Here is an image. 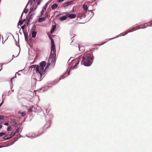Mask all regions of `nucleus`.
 <instances>
[{"mask_svg":"<svg viewBox=\"0 0 152 152\" xmlns=\"http://www.w3.org/2000/svg\"><path fill=\"white\" fill-rule=\"evenodd\" d=\"M46 65V62L45 61H42L40 63L39 65H33L29 67L31 71L33 73V75L36 77V75L39 74L41 79L45 73L44 67Z\"/></svg>","mask_w":152,"mask_h":152,"instance_id":"obj_1","label":"nucleus"},{"mask_svg":"<svg viewBox=\"0 0 152 152\" xmlns=\"http://www.w3.org/2000/svg\"><path fill=\"white\" fill-rule=\"evenodd\" d=\"M87 55L85 54L81 56L78 58L77 61L74 66L73 68L76 69V66L79 64V62L81 61L82 64L85 66H89L91 64V60L93 59L91 56L90 54H87Z\"/></svg>","mask_w":152,"mask_h":152,"instance_id":"obj_2","label":"nucleus"},{"mask_svg":"<svg viewBox=\"0 0 152 152\" xmlns=\"http://www.w3.org/2000/svg\"><path fill=\"white\" fill-rule=\"evenodd\" d=\"M51 51L49 58V61H51V63L54 64L56 60V48L53 39L51 37Z\"/></svg>","mask_w":152,"mask_h":152,"instance_id":"obj_3","label":"nucleus"},{"mask_svg":"<svg viewBox=\"0 0 152 152\" xmlns=\"http://www.w3.org/2000/svg\"><path fill=\"white\" fill-rule=\"evenodd\" d=\"M73 3V1L69 2H66L64 3L63 5V7H66L70 5Z\"/></svg>","mask_w":152,"mask_h":152,"instance_id":"obj_4","label":"nucleus"},{"mask_svg":"<svg viewBox=\"0 0 152 152\" xmlns=\"http://www.w3.org/2000/svg\"><path fill=\"white\" fill-rule=\"evenodd\" d=\"M66 16L68 18H70L72 19L75 18L76 15L75 14H71L69 15V14H66Z\"/></svg>","mask_w":152,"mask_h":152,"instance_id":"obj_5","label":"nucleus"},{"mask_svg":"<svg viewBox=\"0 0 152 152\" xmlns=\"http://www.w3.org/2000/svg\"><path fill=\"white\" fill-rule=\"evenodd\" d=\"M58 6V5L56 4H53L51 6V8L52 10H53L56 8Z\"/></svg>","mask_w":152,"mask_h":152,"instance_id":"obj_6","label":"nucleus"},{"mask_svg":"<svg viewBox=\"0 0 152 152\" xmlns=\"http://www.w3.org/2000/svg\"><path fill=\"white\" fill-rule=\"evenodd\" d=\"M32 37L33 38H35L36 37L37 32L34 31H33L31 32Z\"/></svg>","mask_w":152,"mask_h":152,"instance_id":"obj_7","label":"nucleus"},{"mask_svg":"<svg viewBox=\"0 0 152 152\" xmlns=\"http://www.w3.org/2000/svg\"><path fill=\"white\" fill-rule=\"evenodd\" d=\"M18 113L20 114L21 116H23L26 115V112L24 111L22 112H18Z\"/></svg>","mask_w":152,"mask_h":152,"instance_id":"obj_8","label":"nucleus"},{"mask_svg":"<svg viewBox=\"0 0 152 152\" xmlns=\"http://www.w3.org/2000/svg\"><path fill=\"white\" fill-rule=\"evenodd\" d=\"M45 17L40 18L38 19V21L39 22H42L45 20Z\"/></svg>","mask_w":152,"mask_h":152,"instance_id":"obj_9","label":"nucleus"},{"mask_svg":"<svg viewBox=\"0 0 152 152\" xmlns=\"http://www.w3.org/2000/svg\"><path fill=\"white\" fill-rule=\"evenodd\" d=\"M56 26L55 25H53L52 27V28L51 30V33H52L53 32L56 28Z\"/></svg>","mask_w":152,"mask_h":152,"instance_id":"obj_10","label":"nucleus"},{"mask_svg":"<svg viewBox=\"0 0 152 152\" xmlns=\"http://www.w3.org/2000/svg\"><path fill=\"white\" fill-rule=\"evenodd\" d=\"M66 17L64 16L61 17L60 19V20L61 21H63L66 20Z\"/></svg>","mask_w":152,"mask_h":152,"instance_id":"obj_11","label":"nucleus"},{"mask_svg":"<svg viewBox=\"0 0 152 152\" xmlns=\"http://www.w3.org/2000/svg\"><path fill=\"white\" fill-rule=\"evenodd\" d=\"M83 8L85 10H87L88 9V7L86 5L84 4L83 6Z\"/></svg>","mask_w":152,"mask_h":152,"instance_id":"obj_12","label":"nucleus"},{"mask_svg":"<svg viewBox=\"0 0 152 152\" xmlns=\"http://www.w3.org/2000/svg\"><path fill=\"white\" fill-rule=\"evenodd\" d=\"M46 8L45 7H44L43 9L42 10V11L41 12V14L40 16H42L43 14V12L46 10Z\"/></svg>","mask_w":152,"mask_h":152,"instance_id":"obj_13","label":"nucleus"},{"mask_svg":"<svg viewBox=\"0 0 152 152\" xmlns=\"http://www.w3.org/2000/svg\"><path fill=\"white\" fill-rule=\"evenodd\" d=\"M28 10L26 8V7L24 10H23V12H24L25 13H26L28 12Z\"/></svg>","mask_w":152,"mask_h":152,"instance_id":"obj_14","label":"nucleus"},{"mask_svg":"<svg viewBox=\"0 0 152 152\" xmlns=\"http://www.w3.org/2000/svg\"><path fill=\"white\" fill-rule=\"evenodd\" d=\"M48 12L46 11L45 12V18H46V17H48Z\"/></svg>","mask_w":152,"mask_h":152,"instance_id":"obj_15","label":"nucleus"},{"mask_svg":"<svg viewBox=\"0 0 152 152\" xmlns=\"http://www.w3.org/2000/svg\"><path fill=\"white\" fill-rule=\"evenodd\" d=\"M50 63H48L47 66L45 67V69L44 70H45H45L47 69V68H48V67L50 66Z\"/></svg>","mask_w":152,"mask_h":152,"instance_id":"obj_16","label":"nucleus"},{"mask_svg":"<svg viewBox=\"0 0 152 152\" xmlns=\"http://www.w3.org/2000/svg\"><path fill=\"white\" fill-rule=\"evenodd\" d=\"M15 134V132L12 131L11 133V136H13Z\"/></svg>","mask_w":152,"mask_h":152,"instance_id":"obj_17","label":"nucleus"},{"mask_svg":"<svg viewBox=\"0 0 152 152\" xmlns=\"http://www.w3.org/2000/svg\"><path fill=\"white\" fill-rule=\"evenodd\" d=\"M4 139L5 140H8V139H9V138L8 137V136H7V135L6 136H5Z\"/></svg>","mask_w":152,"mask_h":152,"instance_id":"obj_18","label":"nucleus"},{"mask_svg":"<svg viewBox=\"0 0 152 152\" xmlns=\"http://www.w3.org/2000/svg\"><path fill=\"white\" fill-rule=\"evenodd\" d=\"M6 134L4 132H1L0 133V136H2L3 135H5Z\"/></svg>","mask_w":152,"mask_h":152,"instance_id":"obj_19","label":"nucleus"},{"mask_svg":"<svg viewBox=\"0 0 152 152\" xmlns=\"http://www.w3.org/2000/svg\"><path fill=\"white\" fill-rule=\"evenodd\" d=\"M40 134H41L44 132V130L43 129H42L41 130H40Z\"/></svg>","mask_w":152,"mask_h":152,"instance_id":"obj_20","label":"nucleus"},{"mask_svg":"<svg viewBox=\"0 0 152 152\" xmlns=\"http://www.w3.org/2000/svg\"><path fill=\"white\" fill-rule=\"evenodd\" d=\"M20 129L19 128H18L17 130H16V132L18 133L19 132V131L20 130Z\"/></svg>","mask_w":152,"mask_h":152,"instance_id":"obj_21","label":"nucleus"},{"mask_svg":"<svg viewBox=\"0 0 152 152\" xmlns=\"http://www.w3.org/2000/svg\"><path fill=\"white\" fill-rule=\"evenodd\" d=\"M4 116L2 115H0V120H1L3 119Z\"/></svg>","mask_w":152,"mask_h":152,"instance_id":"obj_22","label":"nucleus"},{"mask_svg":"<svg viewBox=\"0 0 152 152\" xmlns=\"http://www.w3.org/2000/svg\"><path fill=\"white\" fill-rule=\"evenodd\" d=\"M7 136H8V137L9 138V139H10L12 137V136H11V135L10 134H8Z\"/></svg>","mask_w":152,"mask_h":152,"instance_id":"obj_23","label":"nucleus"},{"mask_svg":"<svg viewBox=\"0 0 152 152\" xmlns=\"http://www.w3.org/2000/svg\"><path fill=\"white\" fill-rule=\"evenodd\" d=\"M11 127L9 126V127H8L7 129V130L8 131H10L11 130Z\"/></svg>","mask_w":152,"mask_h":152,"instance_id":"obj_24","label":"nucleus"},{"mask_svg":"<svg viewBox=\"0 0 152 152\" xmlns=\"http://www.w3.org/2000/svg\"><path fill=\"white\" fill-rule=\"evenodd\" d=\"M16 123L14 121L12 123V125H13L14 126H15V125H16Z\"/></svg>","mask_w":152,"mask_h":152,"instance_id":"obj_25","label":"nucleus"},{"mask_svg":"<svg viewBox=\"0 0 152 152\" xmlns=\"http://www.w3.org/2000/svg\"><path fill=\"white\" fill-rule=\"evenodd\" d=\"M64 0H58V2H61L63 1Z\"/></svg>","mask_w":152,"mask_h":152,"instance_id":"obj_26","label":"nucleus"},{"mask_svg":"<svg viewBox=\"0 0 152 152\" xmlns=\"http://www.w3.org/2000/svg\"><path fill=\"white\" fill-rule=\"evenodd\" d=\"M19 23H20L21 24H22L23 23V21H20L19 22Z\"/></svg>","mask_w":152,"mask_h":152,"instance_id":"obj_27","label":"nucleus"},{"mask_svg":"<svg viewBox=\"0 0 152 152\" xmlns=\"http://www.w3.org/2000/svg\"><path fill=\"white\" fill-rule=\"evenodd\" d=\"M21 28L23 30L24 29V26H23L21 27Z\"/></svg>","mask_w":152,"mask_h":152,"instance_id":"obj_28","label":"nucleus"},{"mask_svg":"<svg viewBox=\"0 0 152 152\" xmlns=\"http://www.w3.org/2000/svg\"><path fill=\"white\" fill-rule=\"evenodd\" d=\"M8 123H6L4 124V125L6 126H8Z\"/></svg>","mask_w":152,"mask_h":152,"instance_id":"obj_29","label":"nucleus"},{"mask_svg":"<svg viewBox=\"0 0 152 152\" xmlns=\"http://www.w3.org/2000/svg\"><path fill=\"white\" fill-rule=\"evenodd\" d=\"M40 1H39L38 2L37 5H39L40 4Z\"/></svg>","mask_w":152,"mask_h":152,"instance_id":"obj_30","label":"nucleus"},{"mask_svg":"<svg viewBox=\"0 0 152 152\" xmlns=\"http://www.w3.org/2000/svg\"><path fill=\"white\" fill-rule=\"evenodd\" d=\"M3 104V102H2L1 104H0V107H1V105L2 104Z\"/></svg>","mask_w":152,"mask_h":152,"instance_id":"obj_31","label":"nucleus"},{"mask_svg":"<svg viewBox=\"0 0 152 152\" xmlns=\"http://www.w3.org/2000/svg\"><path fill=\"white\" fill-rule=\"evenodd\" d=\"M2 127V126L1 124H0V128H1Z\"/></svg>","mask_w":152,"mask_h":152,"instance_id":"obj_32","label":"nucleus"},{"mask_svg":"<svg viewBox=\"0 0 152 152\" xmlns=\"http://www.w3.org/2000/svg\"><path fill=\"white\" fill-rule=\"evenodd\" d=\"M17 74H18V73H17V72L16 73V74H15V77H16V75Z\"/></svg>","mask_w":152,"mask_h":152,"instance_id":"obj_33","label":"nucleus"},{"mask_svg":"<svg viewBox=\"0 0 152 152\" xmlns=\"http://www.w3.org/2000/svg\"><path fill=\"white\" fill-rule=\"evenodd\" d=\"M78 47L79 49L80 50V48H79V45L78 46Z\"/></svg>","mask_w":152,"mask_h":152,"instance_id":"obj_34","label":"nucleus"},{"mask_svg":"<svg viewBox=\"0 0 152 152\" xmlns=\"http://www.w3.org/2000/svg\"><path fill=\"white\" fill-rule=\"evenodd\" d=\"M69 71L68 72V75H69Z\"/></svg>","mask_w":152,"mask_h":152,"instance_id":"obj_35","label":"nucleus"},{"mask_svg":"<svg viewBox=\"0 0 152 152\" xmlns=\"http://www.w3.org/2000/svg\"><path fill=\"white\" fill-rule=\"evenodd\" d=\"M24 35H25V37H26V34L25 33H24Z\"/></svg>","mask_w":152,"mask_h":152,"instance_id":"obj_36","label":"nucleus"},{"mask_svg":"<svg viewBox=\"0 0 152 152\" xmlns=\"http://www.w3.org/2000/svg\"><path fill=\"white\" fill-rule=\"evenodd\" d=\"M14 78V77H13V78H12V79H11V80H12V79H13Z\"/></svg>","mask_w":152,"mask_h":152,"instance_id":"obj_37","label":"nucleus"},{"mask_svg":"<svg viewBox=\"0 0 152 152\" xmlns=\"http://www.w3.org/2000/svg\"><path fill=\"white\" fill-rule=\"evenodd\" d=\"M25 19H24V20H23V22L24 21H25Z\"/></svg>","mask_w":152,"mask_h":152,"instance_id":"obj_38","label":"nucleus"}]
</instances>
